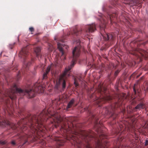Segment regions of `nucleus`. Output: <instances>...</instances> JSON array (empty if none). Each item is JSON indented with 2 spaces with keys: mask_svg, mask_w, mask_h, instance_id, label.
<instances>
[{
  "mask_svg": "<svg viewBox=\"0 0 148 148\" xmlns=\"http://www.w3.org/2000/svg\"><path fill=\"white\" fill-rule=\"evenodd\" d=\"M137 40H136V41H134V42H132V43H136V42H137Z\"/></svg>",
  "mask_w": 148,
  "mask_h": 148,
  "instance_id": "36",
  "label": "nucleus"
},
{
  "mask_svg": "<svg viewBox=\"0 0 148 148\" xmlns=\"http://www.w3.org/2000/svg\"><path fill=\"white\" fill-rule=\"evenodd\" d=\"M144 89L145 92L148 91V82L145 83L144 86Z\"/></svg>",
  "mask_w": 148,
  "mask_h": 148,
  "instance_id": "20",
  "label": "nucleus"
},
{
  "mask_svg": "<svg viewBox=\"0 0 148 148\" xmlns=\"http://www.w3.org/2000/svg\"><path fill=\"white\" fill-rule=\"evenodd\" d=\"M136 99H134L132 100L131 104H132L134 105L135 104H136Z\"/></svg>",
  "mask_w": 148,
  "mask_h": 148,
  "instance_id": "22",
  "label": "nucleus"
},
{
  "mask_svg": "<svg viewBox=\"0 0 148 148\" xmlns=\"http://www.w3.org/2000/svg\"><path fill=\"white\" fill-rule=\"evenodd\" d=\"M115 3L116 4L119 5V3L117 1H116Z\"/></svg>",
  "mask_w": 148,
  "mask_h": 148,
  "instance_id": "35",
  "label": "nucleus"
},
{
  "mask_svg": "<svg viewBox=\"0 0 148 148\" xmlns=\"http://www.w3.org/2000/svg\"><path fill=\"white\" fill-rule=\"evenodd\" d=\"M140 75H137L136 76V77L138 78L140 76Z\"/></svg>",
  "mask_w": 148,
  "mask_h": 148,
  "instance_id": "40",
  "label": "nucleus"
},
{
  "mask_svg": "<svg viewBox=\"0 0 148 148\" xmlns=\"http://www.w3.org/2000/svg\"><path fill=\"white\" fill-rule=\"evenodd\" d=\"M61 41L62 42H64V41L63 40H62Z\"/></svg>",
  "mask_w": 148,
  "mask_h": 148,
  "instance_id": "39",
  "label": "nucleus"
},
{
  "mask_svg": "<svg viewBox=\"0 0 148 148\" xmlns=\"http://www.w3.org/2000/svg\"><path fill=\"white\" fill-rule=\"evenodd\" d=\"M148 145V140H145V146H146L147 145Z\"/></svg>",
  "mask_w": 148,
  "mask_h": 148,
  "instance_id": "28",
  "label": "nucleus"
},
{
  "mask_svg": "<svg viewBox=\"0 0 148 148\" xmlns=\"http://www.w3.org/2000/svg\"><path fill=\"white\" fill-rule=\"evenodd\" d=\"M49 115L52 117L53 121L52 123L55 127H57L60 124L61 128V117L58 113L55 112L51 114L49 109H44L40 114L37 113L34 115H29L27 118L22 119L18 122V126H16L14 124L8 121L3 119L0 116V126L3 127L8 125L13 129L18 127L21 128L23 131L29 127L32 130V132L35 133L37 132L38 129L41 130L40 129L44 126L43 122L47 119H48L49 116Z\"/></svg>",
  "mask_w": 148,
  "mask_h": 148,
  "instance_id": "1",
  "label": "nucleus"
},
{
  "mask_svg": "<svg viewBox=\"0 0 148 148\" xmlns=\"http://www.w3.org/2000/svg\"><path fill=\"white\" fill-rule=\"evenodd\" d=\"M77 46L75 47L73 49L72 51L73 56V60L71 62V65L68 68L65 69L64 73L60 76L58 81H57L55 86V88L56 89H59L60 88V84H62V87L63 89L66 86V82L64 78L69 75V71L71 68L73 66L76 61L77 58L79 56L80 54V42L79 40L76 41Z\"/></svg>",
  "mask_w": 148,
  "mask_h": 148,
  "instance_id": "3",
  "label": "nucleus"
},
{
  "mask_svg": "<svg viewBox=\"0 0 148 148\" xmlns=\"http://www.w3.org/2000/svg\"><path fill=\"white\" fill-rule=\"evenodd\" d=\"M148 42V41H146V42H144L143 43V45H145L146 43H147V42Z\"/></svg>",
  "mask_w": 148,
  "mask_h": 148,
  "instance_id": "34",
  "label": "nucleus"
},
{
  "mask_svg": "<svg viewBox=\"0 0 148 148\" xmlns=\"http://www.w3.org/2000/svg\"><path fill=\"white\" fill-rule=\"evenodd\" d=\"M111 65H112L113 67H114V65L113 64H112L111 65H110V66H109V67H110V66H111Z\"/></svg>",
  "mask_w": 148,
  "mask_h": 148,
  "instance_id": "33",
  "label": "nucleus"
},
{
  "mask_svg": "<svg viewBox=\"0 0 148 148\" xmlns=\"http://www.w3.org/2000/svg\"><path fill=\"white\" fill-rule=\"evenodd\" d=\"M137 86V84H135L134 85L133 87V91L135 94H136L137 92L136 86Z\"/></svg>",
  "mask_w": 148,
  "mask_h": 148,
  "instance_id": "21",
  "label": "nucleus"
},
{
  "mask_svg": "<svg viewBox=\"0 0 148 148\" xmlns=\"http://www.w3.org/2000/svg\"><path fill=\"white\" fill-rule=\"evenodd\" d=\"M74 84L75 85V86L76 87H77L78 86V83L76 82L75 79V81H74Z\"/></svg>",
  "mask_w": 148,
  "mask_h": 148,
  "instance_id": "26",
  "label": "nucleus"
},
{
  "mask_svg": "<svg viewBox=\"0 0 148 148\" xmlns=\"http://www.w3.org/2000/svg\"><path fill=\"white\" fill-rule=\"evenodd\" d=\"M118 96V97H119V96Z\"/></svg>",
  "mask_w": 148,
  "mask_h": 148,
  "instance_id": "43",
  "label": "nucleus"
},
{
  "mask_svg": "<svg viewBox=\"0 0 148 148\" xmlns=\"http://www.w3.org/2000/svg\"><path fill=\"white\" fill-rule=\"evenodd\" d=\"M31 62H29L27 63L25 62L24 63L23 67L21 71H19L17 76V79L18 80L20 77V75L22 74H24L26 71H27L29 69V66L31 64Z\"/></svg>",
  "mask_w": 148,
  "mask_h": 148,
  "instance_id": "8",
  "label": "nucleus"
},
{
  "mask_svg": "<svg viewBox=\"0 0 148 148\" xmlns=\"http://www.w3.org/2000/svg\"><path fill=\"white\" fill-rule=\"evenodd\" d=\"M28 54L27 47H26L22 48L21 50L20 51L19 56L25 59V57L28 55Z\"/></svg>",
  "mask_w": 148,
  "mask_h": 148,
  "instance_id": "13",
  "label": "nucleus"
},
{
  "mask_svg": "<svg viewBox=\"0 0 148 148\" xmlns=\"http://www.w3.org/2000/svg\"><path fill=\"white\" fill-rule=\"evenodd\" d=\"M134 52L132 53L134 55H136L139 54H138V52L141 55V56L144 58L145 59H147L148 58V51H145L142 49H135Z\"/></svg>",
  "mask_w": 148,
  "mask_h": 148,
  "instance_id": "9",
  "label": "nucleus"
},
{
  "mask_svg": "<svg viewBox=\"0 0 148 148\" xmlns=\"http://www.w3.org/2000/svg\"><path fill=\"white\" fill-rule=\"evenodd\" d=\"M57 66V64H52L50 66H49L47 68L45 73L43 74V79H45L47 78V74L50 70H51L52 72H54V68L56 67Z\"/></svg>",
  "mask_w": 148,
  "mask_h": 148,
  "instance_id": "12",
  "label": "nucleus"
},
{
  "mask_svg": "<svg viewBox=\"0 0 148 148\" xmlns=\"http://www.w3.org/2000/svg\"><path fill=\"white\" fill-rule=\"evenodd\" d=\"M40 49L39 47H36L34 49V51L36 53V56L38 58L39 57L40 58H41L42 56L40 54Z\"/></svg>",
  "mask_w": 148,
  "mask_h": 148,
  "instance_id": "15",
  "label": "nucleus"
},
{
  "mask_svg": "<svg viewBox=\"0 0 148 148\" xmlns=\"http://www.w3.org/2000/svg\"><path fill=\"white\" fill-rule=\"evenodd\" d=\"M140 103L135 107V109L140 110L141 109H145V110H147V106L146 103H145L143 99H140L139 100Z\"/></svg>",
  "mask_w": 148,
  "mask_h": 148,
  "instance_id": "11",
  "label": "nucleus"
},
{
  "mask_svg": "<svg viewBox=\"0 0 148 148\" xmlns=\"http://www.w3.org/2000/svg\"><path fill=\"white\" fill-rule=\"evenodd\" d=\"M128 130L129 131H132L135 130V127L133 125L131 124H129L128 126Z\"/></svg>",
  "mask_w": 148,
  "mask_h": 148,
  "instance_id": "18",
  "label": "nucleus"
},
{
  "mask_svg": "<svg viewBox=\"0 0 148 148\" xmlns=\"http://www.w3.org/2000/svg\"><path fill=\"white\" fill-rule=\"evenodd\" d=\"M123 101V99H120V98H119L118 102L114 103L112 105L106 108V113L110 115L114 119L117 116V114H115L114 112L116 108L120 107L121 106Z\"/></svg>",
  "mask_w": 148,
  "mask_h": 148,
  "instance_id": "6",
  "label": "nucleus"
},
{
  "mask_svg": "<svg viewBox=\"0 0 148 148\" xmlns=\"http://www.w3.org/2000/svg\"><path fill=\"white\" fill-rule=\"evenodd\" d=\"M57 46L58 49L61 53L62 56L61 58L62 59L63 58V59L65 60V52L64 51L63 48V47H64V46L63 44H61L59 43H58Z\"/></svg>",
  "mask_w": 148,
  "mask_h": 148,
  "instance_id": "14",
  "label": "nucleus"
},
{
  "mask_svg": "<svg viewBox=\"0 0 148 148\" xmlns=\"http://www.w3.org/2000/svg\"><path fill=\"white\" fill-rule=\"evenodd\" d=\"M117 15L118 14L117 12L113 13L112 14H108V16H107V17L102 15L101 18H100V20L101 23L100 25L101 30H103L104 31L106 25L107 23V20L109 19H110L111 23H112V19L113 18H114L115 19V18L117 17Z\"/></svg>",
  "mask_w": 148,
  "mask_h": 148,
  "instance_id": "7",
  "label": "nucleus"
},
{
  "mask_svg": "<svg viewBox=\"0 0 148 148\" xmlns=\"http://www.w3.org/2000/svg\"><path fill=\"white\" fill-rule=\"evenodd\" d=\"M128 108H129V109H130V106H128V107L127 108V110H128Z\"/></svg>",
  "mask_w": 148,
  "mask_h": 148,
  "instance_id": "37",
  "label": "nucleus"
},
{
  "mask_svg": "<svg viewBox=\"0 0 148 148\" xmlns=\"http://www.w3.org/2000/svg\"><path fill=\"white\" fill-rule=\"evenodd\" d=\"M13 71H15L16 70H17V69L16 68H14V69H13Z\"/></svg>",
  "mask_w": 148,
  "mask_h": 148,
  "instance_id": "32",
  "label": "nucleus"
},
{
  "mask_svg": "<svg viewBox=\"0 0 148 148\" xmlns=\"http://www.w3.org/2000/svg\"><path fill=\"white\" fill-rule=\"evenodd\" d=\"M28 138L27 135H26L25 136H24V135H23L20 137V139L21 140H24L25 142L23 144H25L28 140H27V138Z\"/></svg>",
  "mask_w": 148,
  "mask_h": 148,
  "instance_id": "17",
  "label": "nucleus"
},
{
  "mask_svg": "<svg viewBox=\"0 0 148 148\" xmlns=\"http://www.w3.org/2000/svg\"><path fill=\"white\" fill-rule=\"evenodd\" d=\"M136 74V72L134 73L131 76V77H132L134 78L135 77V76Z\"/></svg>",
  "mask_w": 148,
  "mask_h": 148,
  "instance_id": "27",
  "label": "nucleus"
},
{
  "mask_svg": "<svg viewBox=\"0 0 148 148\" xmlns=\"http://www.w3.org/2000/svg\"><path fill=\"white\" fill-rule=\"evenodd\" d=\"M110 75H108V77H109V78H110Z\"/></svg>",
  "mask_w": 148,
  "mask_h": 148,
  "instance_id": "41",
  "label": "nucleus"
},
{
  "mask_svg": "<svg viewBox=\"0 0 148 148\" xmlns=\"http://www.w3.org/2000/svg\"><path fill=\"white\" fill-rule=\"evenodd\" d=\"M11 144L13 145H15L16 144L15 142L14 141L11 142Z\"/></svg>",
  "mask_w": 148,
  "mask_h": 148,
  "instance_id": "31",
  "label": "nucleus"
},
{
  "mask_svg": "<svg viewBox=\"0 0 148 148\" xmlns=\"http://www.w3.org/2000/svg\"><path fill=\"white\" fill-rule=\"evenodd\" d=\"M49 46H50V48H51V46H52V45H51H51H49Z\"/></svg>",
  "mask_w": 148,
  "mask_h": 148,
  "instance_id": "38",
  "label": "nucleus"
},
{
  "mask_svg": "<svg viewBox=\"0 0 148 148\" xmlns=\"http://www.w3.org/2000/svg\"><path fill=\"white\" fill-rule=\"evenodd\" d=\"M95 30V24L92 23L86 25L84 30H82L81 29H78L77 28L75 27L73 29L72 33L76 36L82 34L83 35H88V33L93 32Z\"/></svg>",
  "mask_w": 148,
  "mask_h": 148,
  "instance_id": "5",
  "label": "nucleus"
},
{
  "mask_svg": "<svg viewBox=\"0 0 148 148\" xmlns=\"http://www.w3.org/2000/svg\"><path fill=\"white\" fill-rule=\"evenodd\" d=\"M45 88L44 86L38 82L35 83L32 88L31 86L28 85L24 90L18 88L14 84L11 89L7 90L6 92L7 95L12 99H14L16 98V93L26 95L28 98H30L34 97L36 93H43Z\"/></svg>",
  "mask_w": 148,
  "mask_h": 148,
  "instance_id": "2",
  "label": "nucleus"
},
{
  "mask_svg": "<svg viewBox=\"0 0 148 148\" xmlns=\"http://www.w3.org/2000/svg\"><path fill=\"white\" fill-rule=\"evenodd\" d=\"M101 34L104 40L108 41L109 42V45L112 43V42L114 40V38L112 34L106 33L103 34L101 32Z\"/></svg>",
  "mask_w": 148,
  "mask_h": 148,
  "instance_id": "10",
  "label": "nucleus"
},
{
  "mask_svg": "<svg viewBox=\"0 0 148 148\" xmlns=\"http://www.w3.org/2000/svg\"><path fill=\"white\" fill-rule=\"evenodd\" d=\"M15 44V43H14L13 44H11L10 45H9V47L11 49H12Z\"/></svg>",
  "mask_w": 148,
  "mask_h": 148,
  "instance_id": "23",
  "label": "nucleus"
},
{
  "mask_svg": "<svg viewBox=\"0 0 148 148\" xmlns=\"http://www.w3.org/2000/svg\"><path fill=\"white\" fill-rule=\"evenodd\" d=\"M98 89V91L101 96L99 98H97L95 102L99 105V106H100L102 104L106 101H110L113 99H115V98L110 96L108 93L107 88L103 86L99 85Z\"/></svg>",
  "mask_w": 148,
  "mask_h": 148,
  "instance_id": "4",
  "label": "nucleus"
},
{
  "mask_svg": "<svg viewBox=\"0 0 148 148\" xmlns=\"http://www.w3.org/2000/svg\"><path fill=\"white\" fill-rule=\"evenodd\" d=\"M5 144V141H0V144L2 145H4Z\"/></svg>",
  "mask_w": 148,
  "mask_h": 148,
  "instance_id": "30",
  "label": "nucleus"
},
{
  "mask_svg": "<svg viewBox=\"0 0 148 148\" xmlns=\"http://www.w3.org/2000/svg\"><path fill=\"white\" fill-rule=\"evenodd\" d=\"M67 46H66V47H65V48H67Z\"/></svg>",
  "mask_w": 148,
  "mask_h": 148,
  "instance_id": "42",
  "label": "nucleus"
},
{
  "mask_svg": "<svg viewBox=\"0 0 148 148\" xmlns=\"http://www.w3.org/2000/svg\"><path fill=\"white\" fill-rule=\"evenodd\" d=\"M4 102L5 105V108H6V110L8 112V110H9V103L10 102L8 100H5Z\"/></svg>",
  "mask_w": 148,
  "mask_h": 148,
  "instance_id": "19",
  "label": "nucleus"
},
{
  "mask_svg": "<svg viewBox=\"0 0 148 148\" xmlns=\"http://www.w3.org/2000/svg\"><path fill=\"white\" fill-rule=\"evenodd\" d=\"M145 127L146 128H148V122H146L145 124Z\"/></svg>",
  "mask_w": 148,
  "mask_h": 148,
  "instance_id": "29",
  "label": "nucleus"
},
{
  "mask_svg": "<svg viewBox=\"0 0 148 148\" xmlns=\"http://www.w3.org/2000/svg\"><path fill=\"white\" fill-rule=\"evenodd\" d=\"M75 100L74 98L72 99L71 101L69 102L67 106L66 107L67 110L69 109L72 107L73 104L75 102Z\"/></svg>",
  "mask_w": 148,
  "mask_h": 148,
  "instance_id": "16",
  "label": "nucleus"
},
{
  "mask_svg": "<svg viewBox=\"0 0 148 148\" xmlns=\"http://www.w3.org/2000/svg\"><path fill=\"white\" fill-rule=\"evenodd\" d=\"M119 71L118 70L116 71H115V72L114 73V75L115 76V77H116L117 75L119 73Z\"/></svg>",
  "mask_w": 148,
  "mask_h": 148,
  "instance_id": "24",
  "label": "nucleus"
},
{
  "mask_svg": "<svg viewBox=\"0 0 148 148\" xmlns=\"http://www.w3.org/2000/svg\"><path fill=\"white\" fill-rule=\"evenodd\" d=\"M29 30L31 32H32L34 31V29L33 27H29Z\"/></svg>",
  "mask_w": 148,
  "mask_h": 148,
  "instance_id": "25",
  "label": "nucleus"
}]
</instances>
